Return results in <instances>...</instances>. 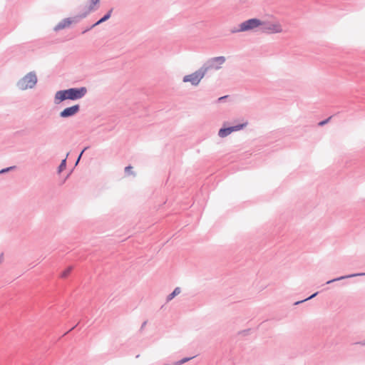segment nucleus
I'll use <instances>...</instances> for the list:
<instances>
[{
	"label": "nucleus",
	"mask_w": 365,
	"mask_h": 365,
	"mask_svg": "<svg viewBox=\"0 0 365 365\" xmlns=\"http://www.w3.org/2000/svg\"><path fill=\"white\" fill-rule=\"evenodd\" d=\"M261 24L262 23L260 19L256 18L250 19L242 22L239 24L237 28H233L230 31L232 34H235L239 32L253 31L255 29L260 27Z\"/></svg>",
	"instance_id": "obj_3"
},
{
	"label": "nucleus",
	"mask_w": 365,
	"mask_h": 365,
	"mask_svg": "<svg viewBox=\"0 0 365 365\" xmlns=\"http://www.w3.org/2000/svg\"><path fill=\"white\" fill-rule=\"evenodd\" d=\"M195 356L191 357H184V363L189 361L190 359H193Z\"/></svg>",
	"instance_id": "obj_22"
},
{
	"label": "nucleus",
	"mask_w": 365,
	"mask_h": 365,
	"mask_svg": "<svg viewBox=\"0 0 365 365\" xmlns=\"http://www.w3.org/2000/svg\"><path fill=\"white\" fill-rule=\"evenodd\" d=\"M3 260H4V254L1 253L0 255V264L2 263Z\"/></svg>",
	"instance_id": "obj_24"
},
{
	"label": "nucleus",
	"mask_w": 365,
	"mask_h": 365,
	"mask_svg": "<svg viewBox=\"0 0 365 365\" xmlns=\"http://www.w3.org/2000/svg\"><path fill=\"white\" fill-rule=\"evenodd\" d=\"M88 148V147H86V148H84V149L81 152V153H80V155H78V158H77V160H76V165H77V164L79 163V161H80V160H81V157H82L83 153H84V152H85Z\"/></svg>",
	"instance_id": "obj_19"
},
{
	"label": "nucleus",
	"mask_w": 365,
	"mask_h": 365,
	"mask_svg": "<svg viewBox=\"0 0 365 365\" xmlns=\"http://www.w3.org/2000/svg\"><path fill=\"white\" fill-rule=\"evenodd\" d=\"M227 96L220 97L218 100L219 101H224V98H225Z\"/></svg>",
	"instance_id": "obj_26"
},
{
	"label": "nucleus",
	"mask_w": 365,
	"mask_h": 365,
	"mask_svg": "<svg viewBox=\"0 0 365 365\" xmlns=\"http://www.w3.org/2000/svg\"><path fill=\"white\" fill-rule=\"evenodd\" d=\"M66 167V158L61 162L58 168V173H61Z\"/></svg>",
	"instance_id": "obj_13"
},
{
	"label": "nucleus",
	"mask_w": 365,
	"mask_h": 365,
	"mask_svg": "<svg viewBox=\"0 0 365 365\" xmlns=\"http://www.w3.org/2000/svg\"><path fill=\"white\" fill-rule=\"evenodd\" d=\"M260 30L262 32L269 34H281L283 32V28L281 24L277 21H262Z\"/></svg>",
	"instance_id": "obj_5"
},
{
	"label": "nucleus",
	"mask_w": 365,
	"mask_h": 365,
	"mask_svg": "<svg viewBox=\"0 0 365 365\" xmlns=\"http://www.w3.org/2000/svg\"><path fill=\"white\" fill-rule=\"evenodd\" d=\"M100 0H91V4L89 5V6L86 9V10L88 9H90L91 6H92V11L94 9V6L98 3Z\"/></svg>",
	"instance_id": "obj_18"
},
{
	"label": "nucleus",
	"mask_w": 365,
	"mask_h": 365,
	"mask_svg": "<svg viewBox=\"0 0 365 365\" xmlns=\"http://www.w3.org/2000/svg\"><path fill=\"white\" fill-rule=\"evenodd\" d=\"M92 11V6L90 9H88L85 11L81 13L80 14L73 17V18H66L61 21L58 24H56L54 27L55 31H58L65 29L66 27L70 26L72 23H77L81 19L86 18L88 14H89Z\"/></svg>",
	"instance_id": "obj_4"
},
{
	"label": "nucleus",
	"mask_w": 365,
	"mask_h": 365,
	"mask_svg": "<svg viewBox=\"0 0 365 365\" xmlns=\"http://www.w3.org/2000/svg\"><path fill=\"white\" fill-rule=\"evenodd\" d=\"M247 124L248 123L246 121L243 123H240L228 128H222L218 131V135L222 138H225L230 135L232 132L239 131L245 128L247 125Z\"/></svg>",
	"instance_id": "obj_8"
},
{
	"label": "nucleus",
	"mask_w": 365,
	"mask_h": 365,
	"mask_svg": "<svg viewBox=\"0 0 365 365\" xmlns=\"http://www.w3.org/2000/svg\"><path fill=\"white\" fill-rule=\"evenodd\" d=\"M16 168V166H11V167H8V168H4V169H1L0 170V174H3V173H7L10 170H13Z\"/></svg>",
	"instance_id": "obj_15"
},
{
	"label": "nucleus",
	"mask_w": 365,
	"mask_h": 365,
	"mask_svg": "<svg viewBox=\"0 0 365 365\" xmlns=\"http://www.w3.org/2000/svg\"><path fill=\"white\" fill-rule=\"evenodd\" d=\"M73 269V267L70 266L68 267H67L61 274V277L62 278H66L69 274L71 272Z\"/></svg>",
	"instance_id": "obj_14"
},
{
	"label": "nucleus",
	"mask_w": 365,
	"mask_h": 365,
	"mask_svg": "<svg viewBox=\"0 0 365 365\" xmlns=\"http://www.w3.org/2000/svg\"><path fill=\"white\" fill-rule=\"evenodd\" d=\"M329 119H330V118H327V119H326V120H322V121L319 122V125H321V126H322V125H325L326 123H328V121L329 120Z\"/></svg>",
	"instance_id": "obj_20"
},
{
	"label": "nucleus",
	"mask_w": 365,
	"mask_h": 365,
	"mask_svg": "<svg viewBox=\"0 0 365 365\" xmlns=\"http://www.w3.org/2000/svg\"><path fill=\"white\" fill-rule=\"evenodd\" d=\"M182 359L175 361L173 365H182Z\"/></svg>",
	"instance_id": "obj_21"
},
{
	"label": "nucleus",
	"mask_w": 365,
	"mask_h": 365,
	"mask_svg": "<svg viewBox=\"0 0 365 365\" xmlns=\"http://www.w3.org/2000/svg\"><path fill=\"white\" fill-rule=\"evenodd\" d=\"M227 96L220 97L218 100L219 101H224V98H225Z\"/></svg>",
	"instance_id": "obj_27"
},
{
	"label": "nucleus",
	"mask_w": 365,
	"mask_h": 365,
	"mask_svg": "<svg viewBox=\"0 0 365 365\" xmlns=\"http://www.w3.org/2000/svg\"><path fill=\"white\" fill-rule=\"evenodd\" d=\"M358 276H365V272L355 273V274H348V275L341 276L337 278L327 281L326 284H331L334 282L340 281V280H342L344 279L355 277H358Z\"/></svg>",
	"instance_id": "obj_11"
},
{
	"label": "nucleus",
	"mask_w": 365,
	"mask_h": 365,
	"mask_svg": "<svg viewBox=\"0 0 365 365\" xmlns=\"http://www.w3.org/2000/svg\"><path fill=\"white\" fill-rule=\"evenodd\" d=\"M205 73L202 70V67L195 71V72L184 76V83H190L192 86H197L202 79L205 77Z\"/></svg>",
	"instance_id": "obj_7"
},
{
	"label": "nucleus",
	"mask_w": 365,
	"mask_h": 365,
	"mask_svg": "<svg viewBox=\"0 0 365 365\" xmlns=\"http://www.w3.org/2000/svg\"><path fill=\"white\" fill-rule=\"evenodd\" d=\"M37 76L34 71L28 73L21 78L16 83L19 89L21 91L31 89L35 87L37 83Z\"/></svg>",
	"instance_id": "obj_2"
},
{
	"label": "nucleus",
	"mask_w": 365,
	"mask_h": 365,
	"mask_svg": "<svg viewBox=\"0 0 365 365\" xmlns=\"http://www.w3.org/2000/svg\"><path fill=\"white\" fill-rule=\"evenodd\" d=\"M225 56L213 57L209 58L201 67L206 74L210 71L220 69L225 63Z\"/></svg>",
	"instance_id": "obj_6"
},
{
	"label": "nucleus",
	"mask_w": 365,
	"mask_h": 365,
	"mask_svg": "<svg viewBox=\"0 0 365 365\" xmlns=\"http://www.w3.org/2000/svg\"><path fill=\"white\" fill-rule=\"evenodd\" d=\"M113 9H110L102 18H101L98 21H96L95 24H93L92 26H91L89 28L85 29L82 33L85 34L86 32L88 31L89 30L92 29L95 26L106 21L110 18L111 14L113 12Z\"/></svg>",
	"instance_id": "obj_10"
},
{
	"label": "nucleus",
	"mask_w": 365,
	"mask_h": 365,
	"mask_svg": "<svg viewBox=\"0 0 365 365\" xmlns=\"http://www.w3.org/2000/svg\"><path fill=\"white\" fill-rule=\"evenodd\" d=\"M133 167L130 166V165H128V166H126L125 168V173L127 174V175H131L133 174Z\"/></svg>",
	"instance_id": "obj_17"
},
{
	"label": "nucleus",
	"mask_w": 365,
	"mask_h": 365,
	"mask_svg": "<svg viewBox=\"0 0 365 365\" xmlns=\"http://www.w3.org/2000/svg\"><path fill=\"white\" fill-rule=\"evenodd\" d=\"M182 292V289L180 287H177L175 288V289L169 294L166 297V303H168L172 299H173L176 296L180 294Z\"/></svg>",
	"instance_id": "obj_12"
},
{
	"label": "nucleus",
	"mask_w": 365,
	"mask_h": 365,
	"mask_svg": "<svg viewBox=\"0 0 365 365\" xmlns=\"http://www.w3.org/2000/svg\"><path fill=\"white\" fill-rule=\"evenodd\" d=\"M317 294H318V292H315V293H314L312 295H311L310 297H309L308 298H307V299H304V300H302V301L297 302L295 303V304H300V303H302V302H305V301H307V300H309V299H312V298L315 297Z\"/></svg>",
	"instance_id": "obj_16"
},
{
	"label": "nucleus",
	"mask_w": 365,
	"mask_h": 365,
	"mask_svg": "<svg viewBox=\"0 0 365 365\" xmlns=\"http://www.w3.org/2000/svg\"><path fill=\"white\" fill-rule=\"evenodd\" d=\"M75 327H76V326H75V327H71V329H70V331H71V330H72V329H73Z\"/></svg>",
	"instance_id": "obj_28"
},
{
	"label": "nucleus",
	"mask_w": 365,
	"mask_h": 365,
	"mask_svg": "<svg viewBox=\"0 0 365 365\" xmlns=\"http://www.w3.org/2000/svg\"><path fill=\"white\" fill-rule=\"evenodd\" d=\"M146 324H147V322H146V321H145V322L142 324L141 327H140V329H143L145 327Z\"/></svg>",
	"instance_id": "obj_25"
},
{
	"label": "nucleus",
	"mask_w": 365,
	"mask_h": 365,
	"mask_svg": "<svg viewBox=\"0 0 365 365\" xmlns=\"http://www.w3.org/2000/svg\"><path fill=\"white\" fill-rule=\"evenodd\" d=\"M356 344H360L361 346H365V339L359 342H356Z\"/></svg>",
	"instance_id": "obj_23"
},
{
	"label": "nucleus",
	"mask_w": 365,
	"mask_h": 365,
	"mask_svg": "<svg viewBox=\"0 0 365 365\" xmlns=\"http://www.w3.org/2000/svg\"><path fill=\"white\" fill-rule=\"evenodd\" d=\"M86 93L87 88L86 87L60 90L55 93L54 103L59 104L66 100L76 101L84 97Z\"/></svg>",
	"instance_id": "obj_1"
},
{
	"label": "nucleus",
	"mask_w": 365,
	"mask_h": 365,
	"mask_svg": "<svg viewBox=\"0 0 365 365\" xmlns=\"http://www.w3.org/2000/svg\"><path fill=\"white\" fill-rule=\"evenodd\" d=\"M80 110V106L78 104L67 107L61 110L59 116L62 118H68L74 116Z\"/></svg>",
	"instance_id": "obj_9"
}]
</instances>
